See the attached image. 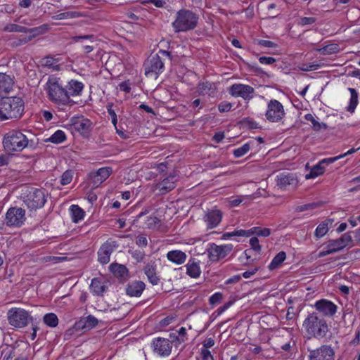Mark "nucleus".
Listing matches in <instances>:
<instances>
[{
    "mask_svg": "<svg viewBox=\"0 0 360 360\" xmlns=\"http://www.w3.org/2000/svg\"><path fill=\"white\" fill-rule=\"evenodd\" d=\"M146 76H155L162 72L164 63L158 54L151 55L143 65Z\"/></svg>",
    "mask_w": 360,
    "mask_h": 360,
    "instance_id": "f8f14e48",
    "label": "nucleus"
},
{
    "mask_svg": "<svg viewBox=\"0 0 360 360\" xmlns=\"http://www.w3.org/2000/svg\"><path fill=\"white\" fill-rule=\"evenodd\" d=\"M271 234V230L268 228H261L259 226L250 229V236L257 235L258 236L267 237Z\"/></svg>",
    "mask_w": 360,
    "mask_h": 360,
    "instance_id": "c03bdc74",
    "label": "nucleus"
},
{
    "mask_svg": "<svg viewBox=\"0 0 360 360\" xmlns=\"http://www.w3.org/2000/svg\"><path fill=\"white\" fill-rule=\"evenodd\" d=\"M304 118L306 120L311 122L312 128L315 131H319L321 129H327L328 127L326 124L323 122L320 123L318 121H316L314 116L310 113L306 114L304 115Z\"/></svg>",
    "mask_w": 360,
    "mask_h": 360,
    "instance_id": "e433bc0d",
    "label": "nucleus"
},
{
    "mask_svg": "<svg viewBox=\"0 0 360 360\" xmlns=\"http://www.w3.org/2000/svg\"><path fill=\"white\" fill-rule=\"evenodd\" d=\"M255 89L249 85L234 84L229 88V94L234 97H241L245 100H250L254 96Z\"/></svg>",
    "mask_w": 360,
    "mask_h": 360,
    "instance_id": "dca6fc26",
    "label": "nucleus"
},
{
    "mask_svg": "<svg viewBox=\"0 0 360 360\" xmlns=\"http://www.w3.org/2000/svg\"><path fill=\"white\" fill-rule=\"evenodd\" d=\"M317 51L323 55H329L338 52L339 46L337 44H331L318 49Z\"/></svg>",
    "mask_w": 360,
    "mask_h": 360,
    "instance_id": "58836bf2",
    "label": "nucleus"
},
{
    "mask_svg": "<svg viewBox=\"0 0 360 360\" xmlns=\"http://www.w3.org/2000/svg\"><path fill=\"white\" fill-rule=\"evenodd\" d=\"M223 298V295L221 292H215L209 299L210 304L214 305L221 302Z\"/></svg>",
    "mask_w": 360,
    "mask_h": 360,
    "instance_id": "5fc2aeb1",
    "label": "nucleus"
},
{
    "mask_svg": "<svg viewBox=\"0 0 360 360\" xmlns=\"http://www.w3.org/2000/svg\"><path fill=\"white\" fill-rule=\"evenodd\" d=\"M250 244L252 250H254L255 251H256L257 252H260L262 247L259 244V240L257 237L251 238L250 240Z\"/></svg>",
    "mask_w": 360,
    "mask_h": 360,
    "instance_id": "bf43d9fd",
    "label": "nucleus"
},
{
    "mask_svg": "<svg viewBox=\"0 0 360 360\" xmlns=\"http://www.w3.org/2000/svg\"><path fill=\"white\" fill-rule=\"evenodd\" d=\"M70 211L72 212V219L74 222L77 223L84 218V212L78 205H71Z\"/></svg>",
    "mask_w": 360,
    "mask_h": 360,
    "instance_id": "72a5a7b5",
    "label": "nucleus"
},
{
    "mask_svg": "<svg viewBox=\"0 0 360 360\" xmlns=\"http://www.w3.org/2000/svg\"><path fill=\"white\" fill-rule=\"evenodd\" d=\"M302 326L309 338H323L329 330L326 320L316 312L311 313L307 316Z\"/></svg>",
    "mask_w": 360,
    "mask_h": 360,
    "instance_id": "f257e3e1",
    "label": "nucleus"
},
{
    "mask_svg": "<svg viewBox=\"0 0 360 360\" xmlns=\"http://www.w3.org/2000/svg\"><path fill=\"white\" fill-rule=\"evenodd\" d=\"M30 141L27 136L20 131L12 130L6 133L3 139V146L8 153L21 152L29 146Z\"/></svg>",
    "mask_w": 360,
    "mask_h": 360,
    "instance_id": "7ed1b4c3",
    "label": "nucleus"
},
{
    "mask_svg": "<svg viewBox=\"0 0 360 360\" xmlns=\"http://www.w3.org/2000/svg\"><path fill=\"white\" fill-rule=\"evenodd\" d=\"M185 266L186 268V274L190 277L197 278L200 276V262L196 261L195 259H190Z\"/></svg>",
    "mask_w": 360,
    "mask_h": 360,
    "instance_id": "cd10ccee",
    "label": "nucleus"
},
{
    "mask_svg": "<svg viewBox=\"0 0 360 360\" xmlns=\"http://www.w3.org/2000/svg\"><path fill=\"white\" fill-rule=\"evenodd\" d=\"M111 167H106L98 169L97 171L90 173L89 179L94 188L98 187L112 174Z\"/></svg>",
    "mask_w": 360,
    "mask_h": 360,
    "instance_id": "6ab92c4d",
    "label": "nucleus"
},
{
    "mask_svg": "<svg viewBox=\"0 0 360 360\" xmlns=\"http://www.w3.org/2000/svg\"><path fill=\"white\" fill-rule=\"evenodd\" d=\"M71 123L73 129L83 136L88 135L92 128V122L83 117H72Z\"/></svg>",
    "mask_w": 360,
    "mask_h": 360,
    "instance_id": "412c9836",
    "label": "nucleus"
},
{
    "mask_svg": "<svg viewBox=\"0 0 360 360\" xmlns=\"http://www.w3.org/2000/svg\"><path fill=\"white\" fill-rule=\"evenodd\" d=\"M13 75L0 72V96L4 97L11 92L15 84Z\"/></svg>",
    "mask_w": 360,
    "mask_h": 360,
    "instance_id": "4be33fe9",
    "label": "nucleus"
},
{
    "mask_svg": "<svg viewBox=\"0 0 360 360\" xmlns=\"http://www.w3.org/2000/svg\"><path fill=\"white\" fill-rule=\"evenodd\" d=\"M78 332L76 328H75V326L68 328L64 333L65 340H69L71 337L74 335H77L76 333Z\"/></svg>",
    "mask_w": 360,
    "mask_h": 360,
    "instance_id": "680f3d73",
    "label": "nucleus"
},
{
    "mask_svg": "<svg viewBox=\"0 0 360 360\" xmlns=\"http://www.w3.org/2000/svg\"><path fill=\"white\" fill-rule=\"evenodd\" d=\"M1 106L6 120L20 119L25 111V102L19 96L3 97L1 98Z\"/></svg>",
    "mask_w": 360,
    "mask_h": 360,
    "instance_id": "20e7f679",
    "label": "nucleus"
},
{
    "mask_svg": "<svg viewBox=\"0 0 360 360\" xmlns=\"http://www.w3.org/2000/svg\"><path fill=\"white\" fill-rule=\"evenodd\" d=\"M276 186L282 190H287L290 188H295L298 185V179L295 174L290 172H282L276 176Z\"/></svg>",
    "mask_w": 360,
    "mask_h": 360,
    "instance_id": "4468645a",
    "label": "nucleus"
},
{
    "mask_svg": "<svg viewBox=\"0 0 360 360\" xmlns=\"http://www.w3.org/2000/svg\"><path fill=\"white\" fill-rule=\"evenodd\" d=\"M80 16V14L77 11H67L60 13L57 15H53V20H65L69 18H76Z\"/></svg>",
    "mask_w": 360,
    "mask_h": 360,
    "instance_id": "ea45409f",
    "label": "nucleus"
},
{
    "mask_svg": "<svg viewBox=\"0 0 360 360\" xmlns=\"http://www.w3.org/2000/svg\"><path fill=\"white\" fill-rule=\"evenodd\" d=\"M56 63V59H54L52 57H46L43 59V65L46 67H53L54 65Z\"/></svg>",
    "mask_w": 360,
    "mask_h": 360,
    "instance_id": "338daca9",
    "label": "nucleus"
},
{
    "mask_svg": "<svg viewBox=\"0 0 360 360\" xmlns=\"http://www.w3.org/2000/svg\"><path fill=\"white\" fill-rule=\"evenodd\" d=\"M314 308L324 316L332 317L337 312L338 307L333 302L326 299L317 300L314 304Z\"/></svg>",
    "mask_w": 360,
    "mask_h": 360,
    "instance_id": "a211bd4d",
    "label": "nucleus"
},
{
    "mask_svg": "<svg viewBox=\"0 0 360 360\" xmlns=\"http://www.w3.org/2000/svg\"><path fill=\"white\" fill-rule=\"evenodd\" d=\"M143 271L152 285H155L158 284L160 278L157 276L156 264L155 262L151 261L146 264L143 268Z\"/></svg>",
    "mask_w": 360,
    "mask_h": 360,
    "instance_id": "bb28decb",
    "label": "nucleus"
},
{
    "mask_svg": "<svg viewBox=\"0 0 360 360\" xmlns=\"http://www.w3.org/2000/svg\"><path fill=\"white\" fill-rule=\"evenodd\" d=\"M46 90L49 99L56 105L72 106L75 103L69 98L65 88L60 83L59 78L49 77L46 84Z\"/></svg>",
    "mask_w": 360,
    "mask_h": 360,
    "instance_id": "f03ea898",
    "label": "nucleus"
},
{
    "mask_svg": "<svg viewBox=\"0 0 360 360\" xmlns=\"http://www.w3.org/2000/svg\"><path fill=\"white\" fill-rule=\"evenodd\" d=\"M151 347L153 352L159 356H168L172 352V343L169 339L158 338L152 341Z\"/></svg>",
    "mask_w": 360,
    "mask_h": 360,
    "instance_id": "2eb2a0df",
    "label": "nucleus"
},
{
    "mask_svg": "<svg viewBox=\"0 0 360 360\" xmlns=\"http://www.w3.org/2000/svg\"><path fill=\"white\" fill-rule=\"evenodd\" d=\"M283 105L276 99H271L267 104L265 116L267 120L271 122H278L285 116Z\"/></svg>",
    "mask_w": 360,
    "mask_h": 360,
    "instance_id": "1a4fd4ad",
    "label": "nucleus"
},
{
    "mask_svg": "<svg viewBox=\"0 0 360 360\" xmlns=\"http://www.w3.org/2000/svg\"><path fill=\"white\" fill-rule=\"evenodd\" d=\"M198 20V16L195 13L189 10L181 9L177 12L172 26L176 32H186L194 29Z\"/></svg>",
    "mask_w": 360,
    "mask_h": 360,
    "instance_id": "39448f33",
    "label": "nucleus"
},
{
    "mask_svg": "<svg viewBox=\"0 0 360 360\" xmlns=\"http://www.w3.org/2000/svg\"><path fill=\"white\" fill-rule=\"evenodd\" d=\"M259 61L262 64L271 65L276 62V59L273 57L261 56L259 58Z\"/></svg>",
    "mask_w": 360,
    "mask_h": 360,
    "instance_id": "0e129e2a",
    "label": "nucleus"
},
{
    "mask_svg": "<svg viewBox=\"0 0 360 360\" xmlns=\"http://www.w3.org/2000/svg\"><path fill=\"white\" fill-rule=\"evenodd\" d=\"M166 257L169 261L174 263L176 265H181L184 264L187 259L186 254L184 252L179 250L169 251L167 253Z\"/></svg>",
    "mask_w": 360,
    "mask_h": 360,
    "instance_id": "c85d7f7f",
    "label": "nucleus"
},
{
    "mask_svg": "<svg viewBox=\"0 0 360 360\" xmlns=\"http://www.w3.org/2000/svg\"><path fill=\"white\" fill-rule=\"evenodd\" d=\"M186 335V329L184 327H181L178 330V334L172 333L170 334V338L172 341L176 340L179 344L185 342L187 340Z\"/></svg>",
    "mask_w": 360,
    "mask_h": 360,
    "instance_id": "a19ab883",
    "label": "nucleus"
},
{
    "mask_svg": "<svg viewBox=\"0 0 360 360\" xmlns=\"http://www.w3.org/2000/svg\"><path fill=\"white\" fill-rule=\"evenodd\" d=\"M109 268L110 271L117 278L121 280H126L128 278L129 271L124 265L117 263H112Z\"/></svg>",
    "mask_w": 360,
    "mask_h": 360,
    "instance_id": "7c9ffc66",
    "label": "nucleus"
},
{
    "mask_svg": "<svg viewBox=\"0 0 360 360\" xmlns=\"http://www.w3.org/2000/svg\"><path fill=\"white\" fill-rule=\"evenodd\" d=\"M222 216V212L219 210H208L202 218L207 226V229L216 228L221 221Z\"/></svg>",
    "mask_w": 360,
    "mask_h": 360,
    "instance_id": "aec40b11",
    "label": "nucleus"
},
{
    "mask_svg": "<svg viewBox=\"0 0 360 360\" xmlns=\"http://www.w3.org/2000/svg\"><path fill=\"white\" fill-rule=\"evenodd\" d=\"M66 139L65 134L62 130H57L48 139L47 141L53 143H60Z\"/></svg>",
    "mask_w": 360,
    "mask_h": 360,
    "instance_id": "79ce46f5",
    "label": "nucleus"
},
{
    "mask_svg": "<svg viewBox=\"0 0 360 360\" xmlns=\"http://www.w3.org/2000/svg\"><path fill=\"white\" fill-rule=\"evenodd\" d=\"M136 245L141 248H146L148 245V240L146 237L143 236H139L136 240Z\"/></svg>",
    "mask_w": 360,
    "mask_h": 360,
    "instance_id": "e2e57ef3",
    "label": "nucleus"
},
{
    "mask_svg": "<svg viewBox=\"0 0 360 360\" xmlns=\"http://www.w3.org/2000/svg\"><path fill=\"white\" fill-rule=\"evenodd\" d=\"M90 290L94 295L103 296L107 287L99 278H94L90 284Z\"/></svg>",
    "mask_w": 360,
    "mask_h": 360,
    "instance_id": "c756f323",
    "label": "nucleus"
},
{
    "mask_svg": "<svg viewBox=\"0 0 360 360\" xmlns=\"http://www.w3.org/2000/svg\"><path fill=\"white\" fill-rule=\"evenodd\" d=\"M233 250L231 244L217 245L212 243L208 244L206 248L207 257L210 261L216 262L226 257Z\"/></svg>",
    "mask_w": 360,
    "mask_h": 360,
    "instance_id": "6e6552de",
    "label": "nucleus"
},
{
    "mask_svg": "<svg viewBox=\"0 0 360 360\" xmlns=\"http://www.w3.org/2000/svg\"><path fill=\"white\" fill-rule=\"evenodd\" d=\"M309 360H335V351L330 345H321L309 351Z\"/></svg>",
    "mask_w": 360,
    "mask_h": 360,
    "instance_id": "ddd939ff",
    "label": "nucleus"
},
{
    "mask_svg": "<svg viewBox=\"0 0 360 360\" xmlns=\"http://www.w3.org/2000/svg\"><path fill=\"white\" fill-rule=\"evenodd\" d=\"M235 236H242V237H250V229L249 230H238L234 231Z\"/></svg>",
    "mask_w": 360,
    "mask_h": 360,
    "instance_id": "774afa93",
    "label": "nucleus"
},
{
    "mask_svg": "<svg viewBox=\"0 0 360 360\" xmlns=\"http://www.w3.org/2000/svg\"><path fill=\"white\" fill-rule=\"evenodd\" d=\"M200 354L202 360H213V356L207 349L202 348Z\"/></svg>",
    "mask_w": 360,
    "mask_h": 360,
    "instance_id": "69168bd1",
    "label": "nucleus"
},
{
    "mask_svg": "<svg viewBox=\"0 0 360 360\" xmlns=\"http://www.w3.org/2000/svg\"><path fill=\"white\" fill-rule=\"evenodd\" d=\"M116 242L108 240L100 247L98 254V261L102 264H106L110 262V257L113 251L117 248Z\"/></svg>",
    "mask_w": 360,
    "mask_h": 360,
    "instance_id": "f3484780",
    "label": "nucleus"
},
{
    "mask_svg": "<svg viewBox=\"0 0 360 360\" xmlns=\"http://www.w3.org/2000/svg\"><path fill=\"white\" fill-rule=\"evenodd\" d=\"M257 44L262 46L268 48H275L277 46L276 43L269 40L259 39L258 40Z\"/></svg>",
    "mask_w": 360,
    "mask_h": 360,
    "instance_id": "052dcab7",
    "label": "nucleus"
},
{
    "mask_svg": "<svg viewBox=\"0 0 360 360\" xmlns=\"http://www.w3.org/2000/svg\"><path fill=\"white\" fill-rule=\"evenodd\" d=\"M285 258V252L283 251L279 252L272 259L271 262L269 265V269L271 270L276 269L284 262Z\"/></svg>",
    "mask_w": 360,
    "mask_h": 360,
    "instance_id": "473e14b6",
    "label": "nucleus"
},
{
    "mask_svg": "<svg viewBox=\"0 0 360 360\" xmlns=\"http://www.w3.org/2000/svg\"><path fill=\"white\" fill-rule=\"evenodd\" d=\"M176 187L175 176H169L164 179L162 181L155 185L156 189L158 190V195H164L173 190Z\"/></svg>",
    "mask_w": 360,
    "mask_h": 360,
    "instance_id": "b1692460",
    "label": "nucleus"
},
{
    "mask_svg": "<svg viewBox=\"0 0 360 360\" xmlns=\"http://www.w3.org/2000/svg\"><path fill=\"white\" fill-rule=\"evenodd\" d=\"M335 161V158H325L321 160L318 164L314 165L310 172L305 175L306 179H314L318 176L323 174L325 170V165H329L333 163Z\"/></svg>",
    "mask_w": 360,
    "mask_h": 360,
    "instance_id": "5701e85b",
    "label": "nucleus"
},
{
    "mask_svg": "<svg viewBox=\"0 0 360 360\" xmlns=\"http://www.w3.org/2000/svg\"><path fill=\"white\" fill-rule=\"evenodd\" d=\"M22 198L24 203L30 210L41 208L46 202L45 191L36 188H27Z\"/></svg>",
    "mask_w": 360,
    "mask_h": 360,
    "instance_id": "423d86ee",
    "label": "nucleus"
},
{
    "mask_svg": "<svg viewBox=\"0 0 360 360\" xmlns=\"http://www.w3.org/2000/svg\"><path fill=\"white\" fill-rule=\"evenodd\" d=\"M86 322L87 329L89 330L98 324V320L92 315L83 318Z\"/></svg>",
    "mask_w": 360,
    "mask_h": 360,
    "instance_id": "09e8293b",
    "label": "nucleus"
},
{
    "mask_svg": "<svg viewBox=\"0 0 360 360\" xmlns=\"http://www.w3.org/2000/svg\"><path fill=\"white\" fill-rule=\"evenodd\" d=\"M212 88V84L209 82H202L198 85V92L200 94H207Z\"/></svg>",
    "mask_w": 360,
    "mask_h": 360,
    "instance_id": "49530a36",
    "label": "nucleus"
},
{
    "mask_svg": "<svg viewBox=\"0 0 360 360\" xmlns=\"http://www.w3.org/2000/svg\"><path fill=\"white\" fill-rule=\"evenodd\" d=\"M44 323L51 328H55L58 324V319L54 313H49L44 316Z\"/></svg>",
    "mask_w": 360,
    "mask_h": 360,
    "instance_id": "c9c22d12",
    "label": "nucleus"
},
{
    "mask_svg": "<svg viewBox=\"0 0 360 360\" xmlns=\"http://www.w3.org/2000/svg\"><path fill=\"white\" fill-rule=\"evenodd\" d=\"M160 219L156 216H149L147 217L146 227L148 229H154L160 224Z\"/></svg>",
    "mask_w": 360,
    "mask_h": 360,
    "instance_id": "de8ad7c7",
    "label": "nucleus"
},
{
    "mask_svg": "<svg viewBox=\"0 0 360 360\" xmlns=\"http://www.w3.org/2000/svg\"><path fill=\"white\" fill-rule=\"evenodd\" d=\"M84 86L83 83L77 80L71 79L69 81L67 86H65V91L69 98H70L71 96H80L83 91Z\"/></svg>",
    "mask_w": 360,
    "mask_h": 360,
    "instance_id": "a878e982",
    "label": "nucleus"
},
{
    "mask_svg": "<svg viewBox=\"0 0 360 360\" xmlns=\"http://www.w3.org/2000/svg\"><path fill=\"white\" fill-rule=\"evenodd\" d=\"M75 328L77 330L78 332L82 331V330H89L86 327V322L84 321V319H81L80 320L76 321L74 324Z\"/></svg>",
    "mask_w": 360,
    "mask_h": 360,
    "instance_id": "13d9d810",
    "label": "nucleus"
},
{
    "mask_svg": "<svg viewBox=\"0 0 360 360\" xmlns=\"http://www.w3.org/2000/svg\"><path fill=\"white\" fill-rule=\"evenodd\" d=\"M146 287L145 283L141 281L129 282L126 287V293L130 297H140Z\"/></svg>",
    "mask_w": 360,
    "mask_h": 360,
    "instance_id": "393cba45",
    "label": "nucleus"
},
{
    "mask_svg": "<svg viewBox=\"0 0 360 360\" xmlns=\"http://www.w3.org/2000/svg\"><path fill=\"white\" fill-rule=\"evenodd\" d=\"M316 19L313 17H302L300 18L298 24L301 26L311 25L316 22Z\"/></svg>",
    "mask_w": 360,
    "mask_h": 360,
    "instance_id": "6e6d98bb",
    "label": "nucleus"
},
{
    "mask_svg": "<svg viewBox=\"0 0 360 360\" xmlns=\"http://www.w3.org/2000/svg\"><path fill=\"white\" fill-rule=\"evenodd\" d=\"M251 143L243 144L241 147L235 149L233 152L235 158H238L245 155L250 149Z\"/></svg>",
    "mask_w": 360,
    "mask_h": 360,
    "instance_id": "a18cd8bd",
    "label": "nucleus"
},
{
    "mask_svg": "<svg viewBox=\"0 0 360 360\" xmlns=\"http://www.w3.org/2000/svg\"><path fill=\"white\" fill-rule=\"evenodd\" d=\"M349 91L351 94V97L347 110L350 112H353L358 104V93L353 88H349Z\"/></svg>",
    "mask_w": 360,
    "mask_h": 360,
    "instance_id": "f704fd0d",
    "label": "nucleus"
},
{
    "mask_svg": "<svg viewBox=\"0 0 360 360\" xmlns=\"http://www.w3.org/2000/svg\"><path fill=\"white\" fill-rule=\"evenodd\" d=\"M49 29V25L47 24H44L39 27H36L33 28H27L26 33L31 34V35L29 36L30 39L32 40L33 38L36 37L37 36L41 35L44 34Z\"/></svg>",
    "mask_w": 360,
    "mask_h": 360,
    "instance_id": "2f4dec72",
    "label": "nucleus"
},
{
    "mask_svg": "<svg viewBox=\"0 0 360 360\" xmlns=\"http://www.w3.org/2000/svg\"><path fill=\"white\" fill-rule=\"evenodd\" d=\"M25 219V210L21 207H11L6 214L5 221L8 226L20 227Z\"/></svg>",
    "mask_w": 360,
    "mask_h": 360,
    "instance_id": "9d476101",
    "label": "nucleus"
},
{
    "mask_svg": "<svg viewBox=\"0 0 360 360\" xmlns=\"http://www.w3.org/2000/svg\"><path fill=\"white\" fill-rule=\"evenodd\" d=\"M352 242V236L349 233H345L342 234L339 238L335 240H330L328 242L326 251L320 253L321 256H326L334 252H337Z\"/></svg>",
    "mask_w": 360,
    "mask_h": 360,
    "instance_id": "9b49d317",
    "label": "nucleus"
},
{
    "mask_svg": "<svg viewBox=\"0 0 360 360\" xmlns=\"http://www.w3.org/2000/svg\"><path fill=\"white\" fill-rule=\"evenodd\" d=\"M318 205L315 202L308 203L302 205H298L295 207V210L297 212H302L305 210H313L316 208Z\"/></svg>",
    "mask_w": 360,
    "mask_h": 360,
    "instance_id": "8fccbe9b",
    "label": "nucleus"
},
{
    "mask_svg": "<svg viewBox=\"0 0 360 360\" xmlns=\"http://www.w3.org/2000/svg\"><path fill=\"white\" fill-rule=\"evenodd\" d=\"M4 31L7 32H22V33H26L27 27L24 26H21L17 24H8L6 25L4 28Z\"/></svg>",
    "mask_w": 360,
    "mask_h": 360,
    "instance_id": "37998d69",
    "label": "nucleus"
},
{
    "mask_svg": "<svg viewBox=\"0 0 360 360\" xmlns=\"http://www.w3.org/2000/svg\"><path fill=\"white\" fill-rule=\"evenodd\" d=\"M328 221L326 220L322 221L319 226L316 227L314 236L317 238H320L324 236L328 231Z\"/></svg>",
    "mask_w": 360,
    "mask_h": 360,
    "instance_id": "4c0bfd02",
    "label": "nucleus"
},
{
    "mask_svg": "<svg viewBox=\"0 0 360 360\" xmlns=\"http://www.w3.org/2000/svg\"><path fill=\"white\" fill-rule=\"evenodd\" d=\"M130 253L132 258L136 260V262H141L145 257V253L141 250H136L130 252Z\"/></svg>",
    "mask_w": 360,
    "mask_h": 360,
    "instance_id": "864d4df0",
    "label": "nucleus"
},
{
    "mask_svg": "<svg viewBox=\"0 0 360 360\" xmlns=\"http://www.w3.org/2000/svg\"><path fill=\"white\" fill-rule=\"evenodd\" d=\"M321 67V65L316 63H304L302 64L300 67V70L302 71H312V70H316Z\"/></svg>",
    "mask_w": 360,
    "mask_h": 360,
    "instance_id": "3c124183",
    "label": "nucleus"
},
{
    "mask_svg": "<svg viewBox=\"0 0 360 360\" xmlns=\"http://www.w3.org/2000/svg\"><path fill=\"white\" fill-rule=\"evenodd\" d=\"M231 107H232V104L228 101L221 102L218 105V109H219V112H225L230 111Z\"/></svg>",
    "mask_w": 360,
    "mask_h": 360,
    "instance_id": "4d7b16f0",
    "label": "nucleus"
},
{
    "mask_svg": "<svg viewBox=\"0 0 360 360\" xmlns=\"http://www.w3.org/2000/svg\"><path fill=\"white\" fill-rule=\"evenodd\" d=\"M72 179V174L71 171H65L61 176L60 184L63 186L67 185L71 182Z\"/></svg>",
    "mask_w": 360,
    "mask_h": 360,
    "instance_id": "603ef678",
    "label": "nucleus"
},
{
    "mask_svg": "<svg viewBox=\"0 0 360 360\" xmlns=\"http://www.w3.org/2000/svg\"><path fill=\"white\" fill-rule=\"evenodd\" d=\"M8 323L15 328L26 326L32 319L29 312L22 308L13 307L7 313Z\"/></svg>",
    "mask_w": 360,
    "mask_h": 360,
    "instance_id": "0eeeda50",
    "label": "nucleus"
}]
</instances>
